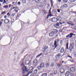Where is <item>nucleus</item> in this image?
Wrapping results in <instances>:
<instances>
[{"label":"nucleus","mask_w":76,"mask_h":76,"mask_svg":"<svg viewBox=\"0 0 76 76\" xmlns=\"http://www.w3.org/2000/svg\"><path fill=\"white\" fill-rule=\"evenodd\" d=\"M45 66V64L43 63H42L40 64L39 66H38L37 69L39 70H42V68H44Z\"/></svg>","instance_id":"f257e3e1"},{"label":"nucleus","mask_w":76,"mask_h":76,"mask_svg":"<svg viewBox=\"0 0 76 76\" xmlns=\"http://www.w3.org/2000/svg\"><path fill=\"white\" fill-rule=\"evenodd\" d=\"M56 40H55L54 42V45L55 46V48L53 49V50H54V49L56 48H57V46H58L59 44L58 43L59 42V41H60V39H58Z\"/></svg>","instance_id":"f03ea898"},{"label":"nucleus","mask_w":76,"mask_h":76,"mask_svg":"<svg viewBox=\"0 0 76 76\" xmlns=\"http://www.w3.org/2000/svg\"><path fill=\"white\" fill-rule=\"evenodd\" d=\"M33 70H34L33 66H31L28 70H27V72H28V73L26 75V76H28L29 74L33 72Z\"/></svg>","instance_id":"7ed1b4c3"},{"label":"nucleus","mask_w":76,"mask_h":76,"mask_svg":"<svg viewBox=\"0 0 76 76\" xmlns=\"http://www.w3.org/2000/svg\"><path fill=\"white\" fill-rule=\"evenodd\" d=\"M75 47V44L73 42H72L70 44V45L69 46V50L71 51H72V50L73 48Z\"/></svg>","instance_id":"20e7f679"},{"label":"nucleus","mask_w":76,"mask_h":76,"mask_svg":"<svg viewBox=\"0 0 76 76\" xmlns=\"http://www.w3.org/2000/svg\"><path fill=\"white\" fill-rule=\"evenodd\" d=\"M28 68H26V66H24L22 68V70L23 71L22 72V73L23 74H25L26 72H27V69Z\"/></svg>","instance_id":"39448f33"},{"label":"nucleus","mask_w":76,"mask_h":76,"mask_svg":"<svg viewBox=\"0 0 76 76\" xmlns=\"http://www.w3.org/2000/svg\"><path fill=\"white\" fill-rule=\"evenodd\" d=\"M75 36L76 34H73V33H71L69 34H68L66 36V38H68V37H69V38H72L73 36Z\"/></svg>","instance_id":"423d86ee"},{"label":"nucleus","mask_w":76,"mask_h":76,"mask_svg":"<svg viewBox=\"0 0 76 76\" xmlns=\"http://www.w3.org/2000/svg\"><path fill=\"white\" fill-rule=\"evenodd\" d=\"M48 47L47 45L45 46L44 47V48H43V49L44 50L43 51L44 53H47V49H48Z\"/></svg>","instance_id":"0eeeda50"},{"label":"nucleus","mask_w":76,"mask_h":76,"mask_svg":"<svg viewBox=\"0 0 76 76\" xmlns=\"http://www.w3.org/2000/svg\"><path fill=\"white\" fill-rule=\"evenodd\" d=\"M51 8H50V10L49 12V14H48V15H47V18H48L49 16H50V17H51V16H53V15H51Z\"/></svg>","instance_id":"6e6552de"},{"label":"nucleus","mask_w":76,"mask_h":76,"mask_svg":"<svg viewBox=\"0 0 76 76\" xmlns=\"http://www.w3.org/2000/svg\"><path fill=\"white\" fill-rule=\"evenodd\" d=\"M21 16V14H20L19 13L18 14V15L17 16L15 17V20H14V21H12V23H13V22H15V20H16L17 19V18H19Z\"/></svg>","instance_id":"1a4fd4ad"},{"label":"nucleus","mask_w":76,"mask_h":76,"mask_svg":"<svg viewBox=\"0 0 76 76\" xmlns=\"http://www.w3.org/2000/svg\"><path fill=\"white\" fill-rule=\"evenodd\" d=\"M10 22V20L7 18H6L4 20V23L5 24H7Z\"/></svg>","instance_id":"9d476101"},{"label":"nucleus","mask_w":76,"mask_h":76,"mask_svg":"<svg viewBox=\"0 0 76 76\" xmlns=\"http://www.w3.org/2000/svg\"><path fill=\"white\" fill-rule=\"evenodd\" d=\"M26 65H31V62L30 61L27 60L25 62Z\"/></svg>","instance_id":"9b49d317"},{"label":"nucleus","mask_w":76,"mask_h":76,"mask_svg":"<svg viewBox=\"0 0 76 76\" xmlns=\"http://www.w3.org/2000/svg\"><path fill=\"white\" fill-rule=\"evenodd\" d=\"M70 70L72 72H74L76 70V68L74 67H72L70 68Z\"/></svg>","instance_id":"f8f14e48"},{"label":"nucleus","mask_w":76,"mask_h":76,"mask_svg":"<svg viewBox=\"0 0 76 76\" xmlns=\"http://www.w3.org/2000/svg\"><path fill=\"white\" fill-rule=\"evenodd\" d=\"M59 71L62 74H63V73H64V69L61 68H60V69H59Z\"/></svg>","instance_id":"ddd939ff"},{"label":"nucleus","mask_w":76,"mask_h":76,"mask_svg":"<svg viewBox=\"0 0 76 76\" xmlns=\"http://www.w3.org/2000/svg\"><path fill=\"white\" fill-rule=\"evenodd\" d=\"M58 21V20H57V18H53V22H54V23L57 22Z\"/></svg>","instance_id":"4468645a"},{"label":"nucleus","mask_w":76,"mask_h":76,"mask_svg":"<svg viewBox=\"0 0 76 76\" xmlns=\"http://www.w3.org/2000/svg\"><path fill=\"white\" fill-rule=\"evenodd\" d=\"M55 35L53 31L51 32L49 34V35L50 37H53L54 35Z\"/></svg>","instance_id":"2eb2a0df"},{"label":"nucleus","mask_w":76,"mask_h":76,"mask_svg":"<svg viewBox=\"0 0 76 76\" xmlns=\"http://www.w3.org/2000/svg\"><path fill=\"white\" fill-rule=\"evenodd\" d=\"M55 66V64L54 62H52L50 65V67H54Z\"/></svg>","instance_id":"dca6fc26"},{"label":"nucleus","mask_w":76,"mask_h":76,"mask_svg":"<svg viewBox=\"0 0 76 76\" xmlns=\"http://www.w3.org/2000/svg\"><path fill=\"white\" fill-rule=\"evenodd\" d=\"M70 75V72L69 71H67L65 74L66 76H69Z\"/></svg>","instance_id":"f3484780"},{"label":"nucleus","mask_w":76,"mask_h":76,"mask_svg":"<svg viewBox=\"0 0 76 76\" xmlns=\"http://www.w3.org/2000/svg\"><path fill=\"white\" fill-rule=\"evenodd\" d=\"M38 63V61H37V59H35L34 61H33V64H34V65H35L37 63Z\"/></svg>","instance_id":"a211bd4d"},{"label":"nucleus","mask_w":76,"mask_h":76,"mask_svg":"<svg viewBox=\"0 0 76 76\" xmlns=\"http://www.w3.org/2000/svg\"><path fill=\"white\" fill-rule=\"evenodd\" d=\"M53 0H50V3L51 4V7H53V3H54V1H53Z\"/></svg>","instance_id":"6ab92c4d"},{"label":"nucleus","mask_w":76,"mask_h":76,"mask_svg":"<svg viewBox=\"0 0 76 76\" xmlns=\"http://www.w3.org/2000/svg\"><path fill=\"white\" fill-rule=\"evenodd\" d=\"M53 32V34H54L56 35L57 32H58V30H55L53 31H52Z\"/></svg>","instance_id":"aec40b11"},{"label":"nucleus","mask_w":76,"mask_h":76,"mask_svg":"<svg viewBox=\"0 0 76 76\" xmlns=\"http://www.w3.org/2000/svg\"><path fill=\"white\" fill-rule=\"evenodd\" d=\"M63 6H64V8H67V7H68V5L67 4H64Z\"/></svg>","instance_id":"412c9836"},{"label":"nucleus","mask_w":76,"mask_h":76,"mask_svg":"<svg viewBox=\"0 0 76 76\" xmlns=\"http://www.w3.org/2000/svg\"><path fill=\"white\" fill-rule=\"evenodd\" d=\"M57 66L59 67H60L62 66V64H57Z\"/></svg>","instance_id":"4be33fe9"},{"label":"nucleus","mask_w":76,"mask_h":76,"mask_svg":"<svg viewBox=\"0 0 76 76\" xmlns=\"http://www.w3.org/2000/svg\"><path fill=\"white\" fill-rule=\"evenodd\" d=\"M15 12H16V13H18V10H19V8L17 7L15 9Z\"/></svg>","instance_id":"5701e85b"},{"label":"nucleus","mask_w":76,"mask_h":76,"mask_svg":"<svg viewBox=\"0 0 76 76\" xmlns=\"http://www.w3.org/2000/svg\"><path fill=\"white\" fill-rule=\"evenodd\" d=\"M60 54L58 53L56 55V58H57V57L59 58L60 57Z\"/></svg>","instance_id":"b1692460"},{"label":"nucleus","mask_w":76,"mask_h":76,"mask_svg":"<svg viewBox=\"0 0 76 76\" xmlns=\"http://www.w3.org/2000/svg\"><path fill=\"white\" fill-rule=\"evenodd\" d=\"M58 20H61V18L60 16H58L57 17Z\"/></svg>","instance_id":"393cba45"},{"label":"nucleus","mask_w":76,"mask_h":76,"mask_svg":"<svg viewBox=\"0 0 76 76\" xmlns=\"http://www.w3.org/2000/svg\"><path fill=\"white\" fill-rule=\"evenodd\" d=\"M62 1L64 3H67L68 1L67 0H62Z\"/></svg>","instance_id":"a878e982"},{"label":"nucleus","mask_w":76,"mask_h":76,"mask_svg":"<svg viewBox=\"0 0 76 76\" xmlns=\"http://www.w3.org/2000/svg\"><path fill=\"white\" fill-rule=\"evenodd\" d=\"M61 10H64V6H61Z\"/></svg>","instance_id":"bb28decb"},{"label":"nucleus","mask_w":76,"mask_h":76,"mask_svg":"<svg viewBox=\"0 0 76 76\" xmlns=\"http://www.w3.org/2000/svg\"><path fill=\"white\" fill-rule=\"evenodd\" d=\"M64 48H63V47L62 48L61 51V53H63V52H64Z\"/></svg>","instance_id":"cd10ccee"},{"label":"nucleus","mask_w":76,"mask_h":76,"mask_svg":"<svg viewBox=\"0 0 76 76\" xmlns=\"http://www.w3.org/2000/svg\"><path fill=\"white\" fill-rule=\"evenodd\" d=\"M5 14H6V11H4L3 12H2L1 13V15H4Z\"/></svg>","instance_id":"c85d7f7f"},{"label":"nucleus","mask_w":76,"mask_h":76,"mask_svg":"<svg viewBox=\"0 0 76 76\" xmlns=\"http://www.w3.org/2000/svg\"><path fill=\"white\" fill-rule=\"evenodd\" d=\"M68 47H69V43H67L66 45V49H69V48Z\"/></svg>","instance_id":"c756f323"},{"label":"nucleus","mask_w":76,"mask_h":76,"mask_svg":"<svg viewBox=\"0 0 76 76\" xmlns=\"http://www.w3.org/2000/svg\"><path fill=\"white\" fill-rule=\"evenodd\" d=\"M58 73V71L57 70H56L54 71V75H56Z\"/></svg>","instance_id":"7c9ffc66"},{"label":"nucleus","mask_w":76,"mask_h":76,"mask_svg":"<svg viewBox=\"0 0 76 76\" xmlns=\"http://www.w3.org/2000/svg\"><path fill=\"white\" fill-rule=\"evenodd\" d=\"M38 72V70L36 69L34 71V73L35 74H36V73H37Z\"/></svg>","instance_id":"2f4dec72"},{"label":"nucleus","mask_w":76,"mask_h":76,"mask_svg":"<svg viewBox=\"0 0 76 76\" xmlns=\"http://www.w3.org/2000/svg\"><path fill=\"white\" fill-rule=\"evenodd\" d=\"M3 8L5 9H8V5H5L3 7Z\"/></svg>","instance_id":"473e14b6"},{"label":"nucleus","mask_w":76,"mask_h":76,"mask_svg":"<svg viewBox=\"0 0 76 76\" xmlns=\"http://www.w3.org/2000/svg\"><path fill=\"white\" fill-rule=\"evenodd\" d=\"M35 1L37 3H38L40 2L39 0H35Z\"/></svg>","instance_id":"72a5a7b5"},{"label":"nucleus","mask_w":76,"mask_h":76,"mask_svg":"<svg viewBox=\"0 0 76 76\" xmlns=\"http://www.w3.org/2000/svg\"><path fill=\"white\" fill-rule=\"evenodd\" d=\"M15 16H16V13H14L12 14L11 16L12 17H14Z\"/></svg>","instance_id":"f704fd0d"},{"label":"nucleus","mask_w":76,"mask_h":76,"mask_svg":"<svg viewBox=\"0 0 76 76\" xmlns=\"http://www.w3.org/2000/svg\"><path fill=\"white\" fill-rule=\"evenodd\" d=\"M41 55H42V53H41L40 54H39V55H38L36 57V58H38V57H40V56H41Z\"/></svg>","instance_id":"c9c22d12"},{"label":"nucleus","mask_w":76,"mask_h":76,"mask_svg":"<svg viewBox=\"0 0 76 76\" xmlns=\"http://www.w3.org/2000/svg\"><path fill=\"white\" fill-rule=\"evenodd\" d=\"M60 15L61 16H63V12H61L60 13Z\"/></svg>","instance_id":"e433bc0d"},{"label":"nucleus","mask_w":76,"mask_h":76,"mask_svg":"<svg viewBox=\"0 0 76 76\" xmlns=\"http://www.w3.org/2000/svg\"><path fill=\"white\" fill-rule=\"evenodd\" d=\"M71 2L73 3V2H75V0H70Z\"/></svg>","instance_id":"4c0bfd02"},{"label":"nucleus","mask_w":76,"mask_h":76,"mask_svg":"<svg viewBox=\"0 0 76 76\" xmlns=\"http://www.w3.org/2000/svg\"><path fill=\"white\" fill-rule=\"evenodd\" d=\"M46 66H50V64H49V63H48L46 64H45Z\"/></svg>","instance_id":"58836bf2"},{"label":"nucleus","mask_w":76,"mask_h":76,"mask_svg":"<svg viewBox=\"0 0 76 76\" xmlns=\"http://www.w3.org/2000/svg\"><path fill=\"white\" fill-rule=\"evenodd\" d=\"M6 3V0H4V2H3V4H4Z\"/></svg>","instance_id":"ea45409f"},{"label":"nucleus","mask_w":76,"mask_h":76,"mask_svg":"<svg viewBox=\"0 0 76 76\" xmlns=\"http://www.w3.org/2000/svg\"><path fill=\"white\" fill-rule=\"evenodd\" d=\"M2 23H3V22H2V21H0V26H1Z\"/></svg>","instance_id":"a19ab883"},{"label":"nucleus","mask_w":76,"mask_h":76,"mask_svg":"<svg viewBox=\"0 0 76 76\" xmlns=\"http://www.w3.org/2000/svg\"><path fill=\"white\" fill-rule=\"evenodd\" d=\"M56 26H58L60 25V24L59 23H56Z\"/></svg>","instance_id":"79ce46f5"},{"label":"nucleus","mask_w":76,"mask_h":76,"mask_svg":"<svg viewBox=\"0 0 76 76\" xmlns=\"http://www.w3.org/2000/svg\"><path fill=\"white\" fill-rule=\"evenodd\" d=\"M57 11L58 12V13L60 12V10L59 9H58L57 10Z\"/></svg>","instance_id":"37998d69"},{"label":"nucleus","mask_w":76,"mask_h":76,"mask_svg":"<svg viewBox=\"0 0 76 76\" xmlns=\"http://www.w3.org/2000/svg\"><path fill=\"white\" fill-rule=\"evenodd\" d=\"M44 15H46L47 14V12L46 11H45L44 13Z\"/></svg>","instance_id":"c03bdc74"},{"label":"nucleus","mask_w":76,"mask_h":76,"mask_svg":"<svg viewBox=\"0 0 76 76\" xmlns=\"http://www.w3.org/2000/svg\"><path fill=\"white\" fill-rule=\"evenodd\" d=\"M53 18H51L50 19V21H52L53 22Z\"/></svg>","instance_id":"a18cd8bd"},{"label":"nucleus","mask_w":76,"mask_h":76,"mask_svg":"<svg viewBox=\"0 0 76 76\" xmlns=\"http://www.w3.org/2000/svg\"><path fill=\"white\" fill-rule=\"evenodd\" d=\"M7 15H8V16H10V13H9V12H8L7 14Z\"/></svg>","instance_id":"49530a36"},{"label":"nucleus","mask_w":76,"mask_h":76,"mask_svg":"<svg viewBox=\"0 0 76 76\" xmlns=\"http://www.w3.org/2000/svg\"><path fill=\"white\" fill-rule=\"evenodd\" d=\"M63 41L62 40H61L60 41V44H62V43H63V42H62Z\"/></svg>","instance_id":"de8ad7c7"},{"label":"nucleus","mask_w":76,"mask_h":76,"mask_svg":"<svg viewBox=\"0 0 76 76\" xmlns=\"http://www.w3.org/2000/svg\"><path fill=\"white\" fill-rule=\"evenodd\" d=\"M11 6H12V5H11L10 4H9V8H10V7H11Z\"/></svg>","instance_id":"09e8293b"},{"label":"nucleus","mask_w":76,"mask_h":76,"mask_svg":"<svg viewBox=\"0 0 76 76\" xmlns=\"http://www.w3.org/2000/svg\"><path fill=\"white\" fill-rule=\"evenodd\" d=\"M67 23L68 24V25H70V24H71V23H70V22H67Z\"/></svg>","instance_id":"8fccbe9b"},{"label":"nucleus","mask_w":76,"mask_h":76,"mask_svg":"<svg viewBox=\"0 0 76 76\" xmlns=\"http://www.w3.org/2000/svg\"><path fill=\"white\" fill-rule=\"evenodd\" d=\"M71 26H74V23H71Z\"/></svg>","instance_id":"3c124183"},{"label":"nucleus","mask_w":76,"mask_h":76,"mask_svg":"<svg viewBox=\"0 0 76 76\" xmlns=\"http://www.w3.org/2000/svg\"><path fill=\"white\" fill-rule=\"evenodd\" d=\"M18 5H20V2H18Z\"/></svg>","instance_id":"603ef678"},{"label":"nucleus","mask_w":76,"mask_h":76,"mask_svg":"<svg viewBox=\"0 0 76 76\" xmlns=\"http://www.w3.org/2000/svg\"><path fill=\"white\" fill-rule=\"evenodd\" d=\"M21 66H24V64L23 63H22V64H21Z\"/></svg>","instance_id":"864d4df0"},{"label":"nucleus","mask_w":76,"mask_h":76,"mask_svg":"<svg viewBox=\"0 0 76 76\" xmlns=\"http://www.w3.org/2000/svg\"><path fill=\"white\" fill-rule=\"evenodd\" d=\"M58 1L59 3H61V0H58Z\"/></svg>","instance_id":"5fc2aeb1"},{"label":"nucleus","mask_w":76,"mask_h":76,"mask_svg":"<svg viewBox=\"0 0 76 76\" xmlns=\"http://www.w3.org/2000/svg\"><path fill=\"white\" fill-rule=\"evenodd\" d=\"M3 1V0H0V2L2 3Z\"/></svg>","instance_id":"6e6d98bb"},{"label":"nucleus","mask_w":76,"mask_h":76,"mask_svg":"<svg viewBox=\"0 0 76 76\" xmlns=\"http://www.w3.org/2000/svg\"><path fill=\"white\" fill-rule=\"evenodd\" d=\"M67 57H69V58H72V57L71 56H68Z\"/></svg>","instance_id":"4d7b16f0"},{"label":"nucleus","mask_w":76,"mask_h":76,"mask_svg":"<svg viewBox=\"0 0 76 76\" xmlns=\"http://www.w3.org/2000/svg\"><path fill=\"white\" fill-rule=\"evenodd\" d=\"M16 7H13L12 8V9H16Z\"/></svg>","instance_id":"13d9d810"},{"label":"nucleus","mask_w":76,"mask_h":76,"mask_svg":"<svg viewBox=\"0 0 76 76\" xmlns=\"http://www.w3.org/2000/svg\"><path fill=\"white\" fill-rule=\"evenodd\" d=\"M74 28L75 29V30H76V26H74Z\"/></svg>","instance_id":"bf43d9fd"},{"label":"nucleus","mask_w":76,"mask_h":76,"mask_svg":"<svg viewBox=\"0 0 76 76\" xmlns=\"http://www.w3.org/2000/svg\"><path fill=\"white\" fill-rule=\"evenodd\" d=\"M7 18V16H6V15H5L4 16V18Z\"/></svg>","instance_id":"052dcab7"},{"label":"nucleus","mask_w":76,"mask_h":76,"mask_svg":"<svg viewBox=\"0 0 76 76\" xmlns=\"http://www.w3.org/2000/svg\"><path fill=\"white\" fill-rule=\"evenodd\" d=\"M15 2H12V4H15Z\"/></svg>","instance_id":"680f3d73"},{"label":"nucleus","mask_w":76,"mask_h":76,"mask_svg":"<svg viewBox=\"0 0 76 76\" xmlns=\"http://www.w3.org/2000/svg\"><path fill=\"white\" fill-rule=\"evenodd\" d=\"M74 22H76V19H74Z\"/></svg>","instance_id":"e2e57ef3"},{"label":"nucleus","mask_w":76,"mask_h":76,"mask_svg":"<svg viewBox=\"0 0 76 76\" xmlns=\"http://www.w3.org/2000/svg\"><path fill=\"white\" fill-rule=\"evenodd\" d=\"M74 55H76V52H75L74 53Z\"/></svg>","instance_id":"0e129e2a"},{"label":"nucleus","mask_w":76,"mask_h":76,"mask_svg":"<svg viewBox=\"0 0 76 76\" xmlns=\"http://www.w3.org/2000/svg\"><path fill=\"white\" fill-rule=\"evenodd\" d=\"M53 75V73H50V75Z\"/></svg>","instance_id":"69168bd1"},{"label":"nucleus","mask_w":76,"mask_h":76,"mask_svg":"<svg viewBox=\"0 0 76 76\" xmlns=\"http://www.w3.org/2000/svg\"><path fill=\"white\" fill-rule=\"evenodd\" d=\"M1 21H4V20L3 19H2L1 20Z\"/></svg>","instance_id":"338daca9"},{"label":"nucleus","mask_w":76,"mask_h":76,"mask_svg":"<svg viewBox=\"0 0 76 76\" xmlns=\"http://www.w3.org/2000/svg\"><path fill=\"white\" fill-rule=\"evenodd\" d=\"M74 57L76 58V55H74Z\"/></svg>","instance_id":"774afa93"}]
</instances>
